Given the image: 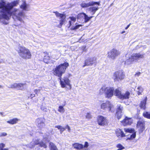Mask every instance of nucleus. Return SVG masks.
<instances>
[{"mask_svg":"<svg viewBox=\"0 0 150 150\" xmlns=\"http://www.w3.org/2000/svg\"><path fill=\"white\" fill-rule=\"evenodd\" d=\"M27 5L26 1H23V4L20 6V7L23 10H26Z\"/></svg>","mask_w":150,"mask_h":150,"instance_id":"c85d7f7f","label":"nucleus"},{"mask_svg":"<svg viewBox=\"0 0 150 150\" xmlns=\"http://www.w3.org/2000/svg\"><path fill=\"white\" fill-rule=\"evenodd\" d=\"M116 136L119 138H122L126 137V135L123 130L120 129H117L115 132Z\"/></svg>","mask_w":150,"mask_h":150,"instance_id":"a211bd4d","label":"nucleus"},{"mask_svg":"<svg viewBox=\"0 0 150 150\" xmlns=\"http://www.w3.org/2000/svg\"><path fill=\"white\" fill-rule=\"evenodd\" d=\"M96 60V59L94 57L87 59L85 60L84 64L83 67H84L86 66H88L93 64Z\"/></svg>","mask_w":150,"mask_h":150,"instance_id":"6ab92c4d","label":"nucleus"},{"mask_svg":"<svg viewBox=\"0 0 150 150\" xmlns=\"http://www.w3.org/2000/svg\"><path fill=\"white\" fill-rule=\"evenodd\" d=\"M144 54L139 53H135L131 56L130 57L127 59L124 62L125 65H129L132 64L134 61H138L139 59L144 58Z\"/></svg>","mask_w":150,"mask_h":150,"instance_id":"423d86ee","label":"nucleus"},{"mask_svg":"<svg viewBox=\"0 0 150 150\" xmlns=\"http://www.w3.org/2000/svg\"><path fill=\"white\" fill-rule=\"evenodd\" d=\"M140 74H141V73L140 72H138L137 73H136L135 74V76H139L140 75Z\"/></svg>","mask_w":150,"mask_h":150,"instance_id":"de8ad7c7","label":"nucleus"},{"mask_svg":"<svg viewBox=\"0 0 150 150\" xmlns=\"http://www.w3.org/2000/svg\"><path fill=\"white\" fill-rule=\"evenodd\" d=\"M116 147L118 148V149L117 150H121L125 149V147L123 146H122V145L121 144H117L116 146Z\"/></svg>","mask_w":150,"mask_h":150,"instance_id":"f704fd0d","label":"nucleus"},{"mask_svg":"<svg viewBox=\"0 0 150 150\" xmlns=\"http://www.w3.org/2000/svg\"><path fill=\"white\" fill-rule=\"evenodd\" d=\"M114 95L119 99L123 100L128 99L130 96V93L128 91H126L125 93H122L121 88L118 87L114 90Z\"/></svg>","mask_w":150,"mask_h":150,"instance_id":"39448f33","label":"nucleus"},{"mask_svg":"<svg viewBox=\"0 0 150 150\" xmlns=\"http://www.w3.org/2000/svg\"><path fill=\"white\" fill-rule=\"evenodd\" d=\"M39 145L41 147H42L44 148H46L47 147V146L46 144L42 141L40 142Z\"/></svg>","mask_w":150,"mask_h":150,"instance_id":"72a5a7b5","label":"nucleus"},{"mask_svg":"<svg viewBox=\"0 0 150 150\" xmlns=\"http://www.w3.org/2000/svg\"><path fill=\"white\" fill-rule=\"evenodd\" d=\"M97 122L98 125L100 126H104L108 124V121L107 118L102 115L98 116Z\"/></svg>","mask_w":150,"mask_h":150,"instance_id":"9b49d317","label":"nucleus"},{"mask_svg":"<svg viewBox=\"0 0 150 150\" xmlns=\"http://www.w3.org/2000/svg\"><path fill=\"white\" fill-rule=\"evenodd\" d=\"M40 91V90L35 89L34 90V91L35 93L36 94H37L38 93V92L39 91Z\"/></svg>","mask_w":150,"mask_h":150,"instance_id":"8fccbe9b","label":"nucleus"},{"mask_svg":"<svg viewBox=\"0 0 150 150\" xmlns=\"http://www.w3.org/2000/svg\"><path fill=\"white\" fill-rule=\"evenodd\" d=\"M53 13L55 14L57 17H59L60 18L59 24L57 26L58 28H61L66 21V14L59 13L57 11H53Z\"/></svg>","mask_w":150,"mask_h":150,"instance_id":"9d476101","label":"nucleus"},{"mask_svg":"<svg viewBox=\"0 0 150 150\" xmlns=\"http://www.w3.org/2000/svg\"><path fill=\"white\" fill-rule=\"evenodd\" d=\"M81 6L83 8H87L89 6H92L91 1H89L88 3H82L80 4Z\"/></svg>","mask_w":150,"mask_h":150,"instance_id":"393cba45","label":"nucleus"},{"mask_svg":"<svg viewBox=\"0 0 150 150\" xmlns=\"http://www.w3.org/2000/svg\"><path fill=\"white\" fill-rule=\"evenodd\" d=\"M125 33V31H122L121 33V34H123Z\"/></svg>","mask_w":150,"mask_h":150,"instance_id":"6e6d98bb","label":"nucleus"},{"mask_svg":"<svg viewBox=\"0 0 150 150\" xmlns=\"http://www.w3.org/2000/svg\"><path fill=\"white\" fill-rule=\"evenodd\" d=\"M85 13L83 12L79 13L77 15V18L78 19L82 18L84 16Z\"/></svg>","mask_w":150,"mask_h":150,"instance_id":"2f4dec72","label":"nucleus"},{"mask_svg":"<svg viewBox=\"0 0 150 150\" xmlns=\"http://www.w3.org/2000/svg\"><path fill=\"white\" fill-rule=\"evenodd\" d=\"M74 148L77 149H80L83 148V145L79 143H75L73 144Z\"/></svg>","mask_w":150,"mask_h":150,"instance_id":"5701e85b","label":"nucleus"},{"mask_svg":"<svg viewBox=\"0 0 150 150\" xmlns=\"http://www.w3.org/2000/svg\"><path fill=\"white\" fill-rule=\"evenodd\" d=\"M131 23L129 24L125 28V29L127 30L130 26Z\"/></svg>","mask_w":150,"mask_h":150,"instance_id":"3c124183","label":"nucleus"},{"mask_svg":"<svg viewBox=\"0 0 150 150\" xmlns=\"http://www.w3.org/2000/svg\"><path fill=\"white\" fill-rule=\"evenodd\" d=\"M124 130L126 133H132L135 131L134 129L131 128H125Z\"/></svg>","mask_w":150,"mask_h":150,"instance_id":"bb28decb","label":"nucleus"},{"mask_svg":"<svg viewBox=\"0 0 150 150\" xmlns=\"http://www.w3.org/2000/svg\"><path fill=\"white\" fill-rule=\"evenodd\" d=\"M113 80L114 82L122 81L124 79L125 75L122 70H119L115 71L113 74Z\"/></svg>","mask_w":150,"mask_h":150,"instance_id":"0eeeda50","label":"nucleus"},{"mask_svg":"<svg viewBox=\"0 0 150 150\" xmlns=\"http://www.w3.org/2000/svg\"><path fill=\"white\" fill-rule=\"evenodd\" d=\"M62 126L61 125H57L55 127V128H57L59 129H61Z\"/></svg>","mask_w":150,"mask_h":150,"instance_id":"09e8293b","label":"nucleus"},{"mask_svg":"<svg viewBox=\"0 0 150 150\" xmlns=\"http://www.w3.org/2000/svg\"><path fill=\"white\" fill-rule=\"evenodd\" d=\"M1 113V114H2V113L1 112V113Z\"/></svg>","mask_w":150,"mask_h":150,"instance_id":"13d9d810","label":"nucleus"},{"mask_svg":"<svg viewBox=\"0 0 150 150\" xmlns=\"http://www.w3.org/2000/svg\"><path fill=\"white\" fill-rule=\"evenodd\" d=\"M49 147L50 150H58L57 146L52 142L49 143Z\"/></svg>","mask_w":150,"mask_h":150,"instance_id":"b1692460","label":"nucleus"},{"mask_svg":"<svg viewBox=\"0 0 150 150\" xmlns=\"http://www.w3.org/2000/svg\"><path fill=\"white\" fill-rule=\"evenodd\" d=\"M120 54V52L115 49H112L110 52L108 53V57L109 58L114 59L116 57Z\"/></svg>","mask_w":150,"mask_h":150,"instance_id":"2eb2a0df","label":"nucleus"},{"mask_svg":"<svg viewBox=\"0 0 150 150\" xmlns=\"http://www.w3.org/2000/svg\"><path fill=\"white\" fill-rule=\"evenodd\" d=\"M65 128H67L68 129V131L69 132L70 131V127L68 125H66Z\"/></svg>","mask_w":150,"mask_h":150,"instance_id":"49530a36","label":"nucleus"},{"mask_svg":"<svg viewBox=\"0 0 150 150\" xmlns=\"http://www.w3.org/2000/svg\"><path fill=\"white\" fill-rule=\"evenodd\" d=\"M7 135V134L5 132H3L1 133L0 134V137H2L6 136Z\"/></svg>","mask_w":150,"mask_h":150,"instance_id":"c03bdc74","label":"nucleus"},{"mask_svg":"<svg viewBox=\"0 0 150 150\" xmlns=\"http://www.w3.org/2000/svg\"><path fill=\"white\" fill-rule=\"evenodd\" d=\"M26 85L25 83H14L11 85L10 88L16 89L18 90L23 91L25 88Z\"/></svg>","mask_w":150,"mask_h":150,"instance_id":"f8f14e48","label":"nucleus"},{"mask_svg":"<svg viewBox=\"0 0 150 150\" xmlns=\"http://www.w3.org/2000/svg\"><path fill=\"white\" fill-rule=\"evenodd\" d=\"M44 56L43 60L44 62L48 64L51 59V56L50 55L49 53L46 51L43 52Z\"/></svg>","mask_w":150,"mask_h":150,"instance_id":"aec40b11","label":"nucleus"},{"mask_svg":"<svg viewBox=\"0 0 150 150\" xmlns=\"http://www.w3.org/2000/svg\"><path fill=\"white\" fill-rule=\"evenodd\" d=\"M114 88L113 87L105 86L102 87L99 90V94L103 95L104 93L106 98H109L112 97L114 95Z\"/></svg>","mask_w":150,"mask_h":150,"instance_id":"20e7f679","label":"nucleus"},{"mask_svg":"<svg viewBox=\"0 0 150 150\" xmlns=\"http://www.w3.org/2000/svg\"><path fill=\"white\" fill-rule=\"evenodd\" d=\"M82 25H76L74 27L72 28V29L73 30H76L77 29H78Z\"/></svg>","mask_w":150,"mask_h":150,"instance_id":"a19ab883","label":"nucleus"},{"mask_svg":"<svg viewBox=\"0 0 150 150\" xmlns=\"http://www.w3.org/2000/svg\"><path fill=\"white\" fill-rule=\"evenodd\" d=\"M113 105L109 100L106 101L105 103H101L100 105V108L102 109L105 110L107 109L109 111H111V109Z\"/></svg>","mask_w":150,"mask_h":150,"instance_id":"ddd939ff","label":"nucleus"},{"mask_svg":"<svg viewBox=\"0 0 150 150\" xmlns=\"http://www.w3.org/2000/svg\"><path fill=\"white\" fill-rule=\"evenodd\" d=\"M69 63L67 62H64L63 63L56 66L52 70V73L54 75L59 77H62L64 74L67 68L69 66Z\"/></svg>","mask_w":150,"mask_h":150,"instance_id":"f03ea898","label":"nucleus"},{"mask_svg":"<svg viewBox=\"0 0 150 150\" xmlns=\"http://www.w3.org/2000/svg\"><path fill=\"white\" fill-rule=\"evenodd\" d=\"M143 116L145 118L150 119V113L147 111L144 112L142 114Z\"/></svg>","mask_w":150,"mask_h":150,"instance_id":"a878e982","label":"nucleus"},{"mask_svg":"<svg viewBox=\"0 0 150 150\" xmlns=\"http://www.w3.org/2000/svg\"><path fill=\"white\" fill-rule=\"evenodd\" d=\"M88 146V144L87 142H85L84 145L83 146V148H87Z\"/></svg>","mask_w":150,"mask_h":150,"instance_id":"37998d69","label":"nucleus"},{"mask_svg":"<svg viewBox=\"0 0 150 150\" xmlns=\"http://www.w3.org/2000/svg\"><path fill=\"white\" fill-rule=\"evenodd\" d=\"M36 125L40 129H41L45 125V120L44 118L38 117L36 120Z\"/></svg>","mask_w":150,"mask_h":150,"instance_id":"4468645a","label":"nucleus"},{"mask_svg":"<svg viewBox=\"0 0 150 150\" xmlns=\"http://www.w3.org/2000/svg\"><path fill=\"white\" fill-rule=\"evenodd\" d=\"M5 144L3 143L0 144V150H9L8 148H4Z\"/></svg>","mask_w":150,"mask_h":150,"instance_id":"473e14b6","label":"nucleus"},{"mask_svg":"<svg viewBox=\"0 0 150 150\" xmlns=\"http://www.w3.org/2000/svg\"><path fill=\"white\" fill-rule=\"evenodd\" d=\"M89 19L90 20L91 18H92L93 17V16H89Z\"/></svg>","mask_w":150,"mask_h":150,"instance_id":"864d4df0","label":"nucleus"},{"mask_svg":"<svg viewBox=\"0 0 150 150\" xmlns=\"http://www.w3.org/2000/svg\"><path fill=\"white\" fill-rule=\"evenodd\" d=\"M69 18L71 19V21H73L74 22L76 21V18L73 16L70 17Z\"/></svg>","mask_w":150,"mask_h":150,"instance_id":"79ce46f5","label":"nucleus"},{"mask_svg":"<svg viewBox=\"0 0 150 150\" xmlns=\"http://www.w3.org/2000/svg\"><path fill=\"white\" fill-rule=\"evenodd\" d=\"M98 9V7L93 6L90 7L89 10L90 11L93 13V14H94L96 12Z\"/></svg>","mask_w":150,"mask_h":150,"instance_id":"cd10ccee","label":"nucleus"},{"mask_svg":"<svg viewBox=\"0 0 150 150\" xmlns=\"http://www.w3.org/2000/svg\"><path fill=\"white\" fill-rule=\"evenodd\" d=\"M140 89H141V88L139 89H138V90H139V91H140Z\"/></svg>","mask_w":150,"mask_h":150,"instance_id":"4d7b16f0","label":"nucleus"},{"mask_svg":"<svg viewBox=\"0 0 150 150\" xmlns=\"http://www.w3.org/2000/svg\"><path fill=\"white\" fill-rule=\"evenodd\" d=\"M19 121L18 118H14L7 121V122L11 125H14L16 124Z\"/></svg>","mask_w":150,"mask_h":150,"instance_id":"4be33fe9","label":"nucleus"},{"mask_svg":"<svg viewBox=\"0 0 150 150\" xmlns=\"http://www.w3.org/2000/svg\"><path fill=\"white\" fill-rule=\"evenodd\" d=\"M69 25L70 26L71 25V21H69Z\"/></svg>","mask_w":150,"mask_h":150,"instance_id":"5fc2aeb1","label":"nucleus"},{"mask_svg":"<svg viewBox=\"0 0 150 150\" xmlns=\"http://www.w3.org/2000/svg\"><path fill=\"white\" fill-rule=\"evenodd\" d=\"M133 133L130 135V136L129 137H128L127 140H132L133 139H134L136 137V132H133Z\"/></svg>","mask_w":150,"mask_h":150,"instance_id":"c756f323","label":"nucleus"},{"mask_svg":"<svg viewBox=\"0 0 150 150\" xmlns=\"http://www.w3.org/2000/svg\"><path fill=\"white\" fill-rule=\"evenodd\" d=\"M17 52L19 56L23 59H29L31 58L32 54L30 51L24 46L19 47Z\"/></svg>","mask_w":150,"mask_h":150,"instance_id":"7ed1b4c3","label":"nucleus"},{"mask_svg":"<svg viewBox=\"0 0 150 150\" xmlns=\"http://www.w3.org/2000/svg\"><path fill=\"white\" fill-rule=\"evenodd\" d=\"M17 1H14L11 3L6 4L4 0L0 1V16L2 18L8 20L9 16L11 15V10L13 7L16 6L18 4Z\"/></svg>","mask_w":150,"mask_h":150,"instance_id":"f257e3e1","label":"nucleus"},{"mask_svg":"<svg viewBox=\"0 0 150 150\" xmlns=\"http://www.w3.org/2000/svg\"><path fill=\"white\" fill-rule=\"evenodd\" d=\"M58 79L60 80L59 83L62 88H65L66 86L67 85L69 86L70 89H71L70 81L68 77L64 76L62 79V77H61L59 78Z\"/></svg>","mask_w":150,"mask_h":150,"instance_id":"1a4fd4ad","label":"nucleus"},{"mask_svg":"<svg viewBox=\"0 0 150 150\" xmlns=\"http://www.w3.org/2000/svg\"><path fill=\"white\" fill-rule=\"evenodd\" d=\"M35 96V95L34 94H33V95L32 94H31L30 95V97H31V98H32L33 97H34Z\"/></svg>","mask_w":150,"mask_h":150,"instance_id":"603ef678","label":"nucleus"},{"mask_svg":"<svg viewBox=\"0 0 150 150\" xmlns=\"http://www.w3.org/2000/svg\"><path fill=\"white\" fill-rule=\"evenodd\" d=\"M64 105L63 106L60 105L59 106L58 108V111L60 112L63 113L64 112Z\"/></svg>","mask_w":150,"mask_h":150,"instance_id":"7c9ffc66","label":"nucleus"},{"mask_svg":"<svg viewBox=\"0 0 150 150\" xmlns=\"http://www.w3.org/2000/svg\"><path fill=\"white\" fill-rule=\"evenodd\" d=\"M123 107L121 105H118L116 108L115 116L118 120L120 119L122 115Z\"/></svg>","mask_w":150,"mask_h":150,"instance_id":"dca6fc26","label":"nucleus"},{"mask_svg":"<svg viewBox=\"0 0 150 150\" xmlns=\"http://www.w3.org/2000/svg\"><path fill=\"white\" fill-rule=\"evenodd\" d=\"M147 98L146 97L142 101L139 105V106L141 109L143 110H145L146 109V102Z\"/></svg>","mask_w":150,"mask_h":150,"instance_id":"412c9836","label":"nucleus"},{"mask_svg":"<svg viewBox=\"0 0 150 150\" xmlns=\"http://www.w3.org/2000/svg\"><path fill=\"white\" fill-rule=\"evenodd\" d=\"M86 118L88 119H91L92 118V115H91V113L90 112L87 113L86 115Z\"/></svg>","mask_w":150,"mask_h":150,"instance_id":"4c0bfd02","label":"nucleus"},{"mask_svg":"<svg viewBox=\"0 0 150 150\" xmlns=\"http://www.w3.org/2000/svg\"><path fill=\"white\" fill-rule=\"evenodd\" d=\"M40 142L39 141V139H38L35 140L34 142V145H37L39 144Z\"/></svg>","mask_w":150,"mask_h":150,"instance_id":"ea45409f","label":"nucleus"},{"mask_svg":"<svg viewBox=\"0 0 150 150\" xmlns=\"http://www.w3.org/2000/svg\"><path fill=\"white\" fill-rule=\"evenodd\" d=\"M91 3L92 4V6H93L97 4L98 5H100V2H95L93 1H91Z\"/></svg>","mask_w":150,"mask_h":150,"instance_id":"58836bf2","label":"nucleus"},{"mask_svg":"<svg viewBox=\"0 0 150 150\" xmlns=\"http://www.w3.org/2000/svg\"><path fill=\"white\" fill-rule=\"evenodd\" d=\"M65 129V128L64 127H62V126L61 127V129H60V132L61 133L62 132L64 131Z\"/></svg>","mask_w":150,"mask_h":150,"instance_id":"a18cd8bd","label":"nucleus"},{"mask_svg":"<svg viewBox=\"0 0 150 150\" xmlns=\"http://www.w3.org/2000/svg\"><path fill=\"white\" fill-rule=\"evenodd\" d=\"M84 22L87 23L90 21L89 17L85 13L84 16Z\"/></svg>","mask_w":150,"mask_h":150,"instance_id":"c9c22d12","label":"nucleus"},{"mask_svg":"<svg viewBox=\"0 0 150 150\" xmlns=\"http://www.w3.org/2000/svg\"><path fill=\"white\" fill-rule=\"evenodd\" d=\"M146 122L143 119H140L137 122L136 127L139 134L142 133L145 131Z\"/></svg>","mask_w":150,"mask_h":150,"instance_id":"6e6552de","label":"nucleus"},{"mask_svg":"<svg viewBox=\"0 0 150 150\" xmlns=\"http://www.w3.org/2000/svg\"><path fill=\"white\" fill-rule=\"evenodd\" d=\"M140 88H141L140 91H137V94L139 96L142 94V92L143 91V89L142 88V87L141 86H139L137 88L138 89H140Z\"/></svg>","mask_w":150,"mask_h":150,"instance_id":"e433bc0d","label":"nucleus"},{"mask_svg":"<svg viewBox=\"0 0 150 150\" xmlns=\"http://www.w3.org/2000/svg\"><path fill=\"white\" fill-rule=\"evenodd\" d=\"M121 122L124 126L130 125L133 122V120L131 118L125 117V119L122 120Z\"/></svg>","mask_w":150,"mask_h":150,"instance_id":"f3484780","label":"nucleus"}]
</instances>
